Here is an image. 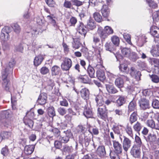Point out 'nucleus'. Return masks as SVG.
Masks as SVG:
<instances>
[{
	"label": "nucleus",
	"instance_id": "obj_63",
	"mask_svg": "<svg viewBox=\"0 0 159 159\" xmlns=\"http://www.w3.org/2000/svg\"><path fill=\"white\" fill-rule=\"evenodd\" d=\"M114 112L116 115L119 116H124L125 115V112L122 110L116 109Z\"/></svg>",
	"mask_w": 159,
	"mask_h": 159
},
{
	"label": "nucleus",
	"instance_id": "obj_28",
	"mask_svg": "<svg viewBox=\"0 0 159 159\" xmlns=\"http://www.w3.org/2000/svg\"><path fill=\"white\" fill-rule=\"evenodd\" d=\"M126 101V98L123 96H119L118 98L116 101L117 105L121 106L124 104Z\"/></svg>",
	"mask_w": 159,
	"mask_h": 159
},
{
	"label": "nucleus",
	"instance_id": "obj_45",
	"mask_svg": "<svg viewBox=\"0 0 159 159\" xmlns=\"http://www.w3.org/2000/svg\"><path fill=\"white\" fill-rule=\"evenodd\" d=\"M113 102L112 97H109L108 98H103V102L105 106H108Z\"/></svg>",
	"mask_w": 159,
	"mask_h": 159
},
{
	"label": "nucleus",
	"instance_id": "obj_16",
	"mask_svg": "<svg viewBox=\"0 0 159 159\" xmlns=\"http://www.w3.org/2000/svg\"><path fill=\"white\" fill-rule=\"evenodd\" d=\"M47 98V95L46 93H41L39 97L37 102L40 105H44L46 102Z\"/></svg>",
	"mask_w": 159,
	"mask_h": 159
},
{
	"label": "nucleus",
	"instance_id": "obj_22",
	"mask_svg": "<svg viewBox=\"0 0 159 159\" xmlns=\"http://www.w3.org/2000/svg\"><path fill=\"white\" fill-rule=\"evenodd\" d=\"M34 145L26 146L24 148V152L27 155H29L32 153L34 150Z\"/></svg>",
	"mask_w": 159,
	"mask_h": 159
},
{
	"label": "nucleus",
	"instance_id": "obj_36",
	"mask_svg": "<svg viewBox=\"0 0 159 159\" xmlns=\"http://www.w3.org/2000/svg\"><path fill=\"white\" fill-rule=\"evenodd\" d=\"M124 82L121 78L120 77L116 79L115 83V85L119 88L123 87L124 85Z\"/></svg>",
	"mask_w": 159,
	"mask_h": 159
},
{
	"label": "nucleus",
	"instance_id": "obj_24",
	"mask_svg": "<svg viewBox=\"0 0 159 159\" xmlns=\"http://www.w3.org/2000/svg\"><path fill=\"white\" fill-rule=\"evenodd\" d=\"M97 76L98 79L103 82L106 79V76L104 72L100 70H98L96 71Z\"/></svg>",
	"mask_w": 159,
	"mask_h": 159
},
{
	"label": "nucleus",
	"instance_id": "obj_14",
	"mask_svg": "<svg viewBox=\"0 0 159 159\" xmlns=\"http://www.w3.org/2000/svg\"><path fill=\"white\" fill-rule=\"evenodd\" d=\"M76 29L79 34L83 35L84 37H85L87 32L86 29V27L84 26L83 23H80L78 25Z\"/></svg>",
	"mask_w": 159,
	"mask_h": 159
},
{
	"label": "nucleus",
	"instance_id": "obj_64",
	"mask_svg": "<svg viewBox=\"0 0 159 159\" xmlns=\"http://www.w3.org/2000/svg\"><path fill=\"white\" fill-rule=\"evenodd\" d=\"M81 45V44L79 41H75L73 43L72 47L74 48L78 49L80 47Z\"/></svg>",
	"mask_w": 159,
	"mask_h": 159
},
{
	"label": "nucleus",
	"instance_id": "obj_40",
	"mask_svg": "<svg viewBox=\"0 0 159 159\" xmlns=\"http://www.w3.org/2000/svg\"><path fill=\"white\" fill-rule=\"evenodd\" d=\"M136 103L134 101H132L129 103L128 106V112L134 111L136 109Z\"/></svg>",
	"mask_w": 159,
	"mask_h": 159
},
{
	"label": "nucleus",
	"instance_id": "obj_7",
	"mask_svg": "<svg viewBox=\"0 0 159 159\" xmlns=\"http://www.w3.org/2000/svg\"><path fill=\"white\" fill-rule=\"evenodd\" d=\"M122 145L124 150L127 152L130 148L132 144L131 140L125 136L122 137Z\"/></svg>",
	"mask_w": 159,
	"mask_h": 159
},
{
	"label": "nucleus",
	"instance_id": "obj_33",
	"mask_svg": "<svg viewBox=\"0 0 159 159\" xmlns=\"http://www.w3.org/2000/svg\"><path fill=\"white\" fill-rule=\"evenodd\" d=\"M145 138L147 142L153 143L156 141L157 137L155 134H150Z\"/></svg>",
	"mask_w": 159,
	"mask_h": 159
},
{
	"label": "nucleus",
	"instance_id": "obj_47",
	"mask_svg": "<svg viewBox=\"0 0 159 159\" xmlns=\"http://www.w3.org/2000/svg\"><path fill=\"white\" fill-rule=\"evenodd\" d=\"M93 16L95 20L97 21L100 22L102 21V17L99 13L97 12H95L93 14Z\"/></svg>",
	"mask_w": 159,
	"mask_h": 159
},
{
	"label": "nucleus",
	"instance_id": "obj_62",
	"mask_svg": "<svg viewBox=\"0 0 159 159\" xmlns=\"http://www.w3.org/2000/svg\"><path fill=\"white\" fill-rule=\"evenodd\" d=\"M1 153L4 156H7L9 154V150L7 146L2 148L1 150Z\"/></svg>",
	"mask_w": 159,
	"mask_h": 159
},
{
	"label": "nucleus",
	"instance_id": "obj_58",
	"mask_svg": "<svg viewBox=\"0 0 159 159\" xmlns=\"http://www.w3.org/2000/svg\"><path fill=\"white\" fill-rule=\"evenodd\" d=\"M64 7L66 8L71 9L72 7V5L70 1L65 0L63 4Z\"/></svg>",
	"mask_w": 159,
	"mask_h": 159
},
{
	"label": "nucleus",
	"instance_id": "obj_29",
	"mask_svg": "<svg viewBox=\"0 0 159 159\" xmlns=\"http://www.w3.org/2000/svg\"><path fill=\"white\" fill-rule=\"evenodd\" d=\"M95 100L98 106L100 107H103L102 106L104 104L103 99L101 95L97 96L95 98Z\"/></svg>",
	"mask_w": 159,
	"mask_h": 159
},
{
	"label": "nucleus",
	"instance_id": "obj_12",
	"mask_svg": "<svg viewBox=\"0 0 159 159\" xmlns=\"http://www.w3.org/2000/svg\"><path fill=\"white\" fill-rule=\"evenodd\" d=\"M130 153L133 157L138 158L140 156V148L137 147L136 145H134L131 148Z\"/></svg>",
	"mask_w": 159,
	"mask_h": 159
},
{
	"label": "nucleus",
	"instance_id": "obj_56",
	"mask_svg": "<svg viewBox=\"0 0 159 159\" xmlns=\"http://www.w3.org/2000/svg\"><path fill=\"white\" fill-rule=\"evenodd\" d=\"M143 95L146 97H149L152 95V92L150 89H145L142 92Z\"/></svg>",
	"mask_w": 159,
	"mask_h": 159
},
{
	"label": "nucleus",
	"instance_id": "obj_25",
	"mask_svg": "<svg viewBox=\"0 0 159 159\" xmlns=\"http://www.w3.org/2000/svg\"><path fill=\"white\" fill-rule=\"evenodd\" d=\"M97 153L101 157H104L106 154L105 147L104 146H99L97 150Z\"/></svg>",
	"mask_w": 159,
	"mask_h": 159
},
{
	"label": "nucleus",
	"instance_id": "obj_6",
	"mask_svg": "<svg viewBox=\"0 0 159 159\" xmlns=\"http://www.w3.org/2000/svg\"><path fill=\"white\" fill-rule=\"evenodd\" d=\"M9 30V27H5L2 29L0 34L1 39L4 41L2 45L3 47H5V49H7L8 47V45L6 42L9 40L10 38L8 34L9 32L7 31V30Z\"/></svg>",
	"mask_w": 159,
	"mask_h": 159
},
{
	"label": "nucleus",
	"instance_id": "obj_53",
	"mask_svg": "<svg viewBox=\"0 0 159 159\" xmlns=\"http://www.w3.org/2000/svg\"><path fill=\"white\" fill-rule=\"evenodd\" d=\"M45 2L49 7H55L56 6V3L54 0H45Z\"/></svg>",
	"mask_w": 159,
	"mask_h": 159
},
{
	"label": "nucleus",
	"instance_id": "obj_5",
	"mask_svg": "<svg viewBox=\"0 0 159 159\" xmlns=\"http://www.w3.org/2000/svg\"><path fill=\"white\" fill-rule=\"evenodd\" d=\"M10 111H4L0 113V125L8 127L10 124L7 118L9 117Z\"/></svg>",
	"mask_w": 159,
	"mask_h": 159
},
{
	"label": "nucleus",
	"instance_id": "obj_61",
	"mask_svg": "<svg viewBox=\"0 0 159 159\" xmlns=\"http://www.w3.org/2000/svg\"><path fill=\"white\" fill-rule=\"evenodd\" d=\"M85 127H83L82 125H79L77 127L78 132L79 133H83L84 135V133L87 132H85Z\"/></svg>",
	"mask_w": 159,
	"mask_h": 159
},
{
	"label": "nucleus",
	"instance_id": "obj_9",
	"mask_svg": "<svg viewBox=\"0 0 159 159\" xmlns=\"http://www.w3.org/2000/svg\"><path fill=\"white\" fill-rule=\"evenodd\" d=\"M72 66V61L71 60L68 58H65L63 60L61 65L62 70H69Z\"/></svg>",
	"mask_w": 159,
	"mask_h": 159
},
{
	"label": "nucleus",
	"instance_id": "obj_10",
	"mask_svg": "<svg viewBox=\"0 0 159 159\" xmlns=\"http://www.w3.org/2000/svg\"><path fill=\"white\" fill-rule=\"evenodd\" d=\"M64 135L59 138L60 141L62 143H67L70 140V139L72 137V134L70 130H67L63 132Z\"/></svg>",
	"mask_w": 159,
	"mask_h": 159
},
{
	"label": "nucleus",
	"instance_id": "obj_48",
	"mask_svg": "<svg viewBox=\"0 0 159 159\" xmlns=\"http://www.w3.org/2000/svg\"><path fill=\"white\" fill-rule=\"evenodd\" d=\"M152 81L155 83H159V77L156 75H149Z\"/></svg>",
	"mask_w": 159,
	"mask_h": 159
},
{
	"label": "nucleus",
	"instance_id": "obj_37",
	"mask_svg": "<svg viewBox=\"0 0 159 159\" xmlns=\"http://www.w3.org/2000/svg\"><path fill=\"white\" fill-rule=\"evenodd\" d=\"M32 47L34 49V51L38 50L39 49L41 48L42 47V45L41 43L36 41H34L32 43Z\"/></svg>",
	"mask_w": 159,
	"mask_h": 159
},
{
	"label": "nucleus",
	"instance_id": "obj_42",
	"mask_svg": "<svg viewBox=\"0 0 159 159\" xmlns=\"http://www.w3.org/2000/svg\"><path fill=\"white\" fill-rule=\"evenodd\" d=\"M143 127L140 123L137 121L133 126V128L135 131L139 132L143 128Z\"/></svg>",
	"mask_w": 159,
	"mask_h": 159
},
{
	"label": "nucleus",
	"instance_id": "obj_15",
	"mask_svg": "<svg viewBox=\"0 0 159 159\" xmlns=\"http://www.w3.org/2000/svg\"><path fill=\"white\" fill-rule=\"evenodd\" d=\"M130 74L132 76L135 78L137 80H140L141 75L140 72L135 70L134 67H131Z\"/></svg>",
	"mask_w": 159,
	"mask_h": 159
},
{
	"label": "nucleus",
	"instance_id": "obj_26",
	"mask_svg": "<svg viewBox=\"0 0 159 159\" xmlns=\"http://www.w3.org/2000/svg\"><path fill=\"white\" fill-rule=\"evenodd\" d=\"M106 88L108 92L110 93H115L118 91L116 88L111 85H106Z\"/></svg>",
	"mask_w": 159,
	"mask_h": 159
},
{
	"label": "nucleus",
	"instance_id": "obj_17",
	"mask_svg": "<svg viewBox=\"0 0 159 159\" xmlns=\"http://www.w3.org/2000/svg\"><path fill=\"white\" fill-rule=\"evenodd\" d=\"M150 33L154 37L159 38V28L155 26H152L150 29Z\"/></svg>",
	"mask_w": 159,
	"mask_h": 159
},
{
	"label": "nucleus",
	"instance_id": "obj_60",
	"mask_svg": "<svg viewBox=\"0 0 159 159\" xmlns=\"http://www.w3.org/2000/svg\"><path fill=\"white\" fill-rule=\"evenodd\" d=\"M146 124L148 126L152 129H153L154 127H155V122L152 120H148L146 122Z\"/></svg>",
	"mask_w": 159,
	"mask_h": 159
},
{
	"label": "nucleus",
	"instance_id": "obj_30",
	"mask_svg": "<svg viewBox=\"0 0 159 159\" xmlns=\"http://www.w3.org/2000/svg\"><path fill=\"white\" fill-rule=\"evenodd\" d=\"M150 52L154 57L159 56V45H156V46L153 48L150 51Z\"/></svg>",
	"mask_w": 159,
	"mask_h": 159
},
{
	"label": "nucleus",
	"instance_id": "obj_21",
	"mask_svg": "<svg viewBox=\"0 0 159 159\" xmlns=\"http://www.w3.org/2000/svg\"><path fill=\"white\" fill-rule=\"evenodd\" d=\"M115 46L111 42H107L105 44V47L106 50L112 52L115 50Z\"/></svg>",
	"mask_w": 159,
	"mask_h": 159
},
{
	"label": "nucleus",
	"instance_id": "obj_59",
	"mask_svg": "<svg viewBox=\"0 0 159 159\" xmlns=\"http://www.w3.org/2000/svg\"><path fill=\"white\" fill-rule=\"evenodd\" d=\"M57 111L62 116L64 115L66 113V110L65 108L61 107L58 108Z\"/></svg>",
	"mask_w": 159,
	"mask_h": 159
},
{
	"label": "nucleus",
	"instance_id": "obj_20",
	"mask_svg": "<svg viewBox=\"0 0 159 159\" xmlns=\"http://www.w3.org/2000/svg\"><path fill=\"white\" fill-rule=\"evenodd\" d=\"M81 97L86 100L89 98V92L88 89L84 88L81 90L80 91Z\"/></svg>",
	"mask_w": 159,
	"mask_h": 159
},
{
	"label": "nucleus",
	"instance_id": "obj_18",
	"mask_svg": "<svg viewBox=\"0 0 159 159\" xmlns=\"http://www.w3.org/2000/svg\"><path fill=\"white\" fill-rule=\"evenodd\" d=\"M51 74L52 76L60 75L61 73V70L60 67L57 66H54L51 69Z\"/></svg>",
	"mask_w": 159,
	"mask_h": 159
},
{
	"label": "nucleus",
	"instance_id": "obj_13",
	"mask_svg": "<svg viewBox=\"0 0 159 159\" xmlns=\"http://www.w3.org/2000/svg\"><path fill=\"white\" fill-rule=\"evenodd\" d=\"M13 136V134L11 131H3L0 133L1 141L3 139H11Z\"/></svg>",
	"mask_w": 159,
	"mask_h": 159
},
{
	"label": "nucleus",
	"instance_id": "obj_4",
	"mask_svg": "<svg viewBox=\"0 0 159 159\" xmlns=\"http://www.w3.org/2000/svg\"><path fill=\"white\" fill-rule=\"evenodd\" d=\"M92 137V134L91 132H86L84 133V138L80 137L79 142L83 148H87L89 145Z\"/></svg>",
	"mask_w": 159,
	"mask_h": 159
},
{
	"label": "nucleus",
	"instance_id": "obj_2",
	"mask_svg": "<svg viewBox=\"0 0 159 159\" xmlns=\"http://www.w3.org/2000/svg\"><path fill=\"white\" fill-rule=\"evenodd\" d=\"M114 151L110 152V156L111 159H120L119 156L122 152V148L121 144L116 140L112 141Z\"/></svg>",
	"mask_w": 159,
	"mask_h": 159
},
{
	"label": "nucleus",
	"instance_id": "obj_23",
	"mask_svg": "<svg viewBox=\"0 0 159 159\" xmlns=\"http://www.w3.org/2000/svg\"><path fill=\"white\" fill-rule=\"evenodd\" d=\"M101 12L103 16L105 17H107L109 15L110 11L107 5H103L102 8L101 10Z\"/></svg>",
	"mask_w": 159,
	"mask_h": 159
},
{
	"label": "nucleus",
	"instance_id": "obj_32",
	"mask_svg": "<svg viewBox=\"0 0 159 159\" xmlns=\"http://www.w3.org/2000/svg\"><path fill=\"white\" fill-rule=\"evenodd\" d=\"M42 56L40 55L36 57L34 60V64L35 66H37L39 65L43 60Z\"/></svg>",
	"mask_w": 159,
	"mask_h": 159
},
{
	"label": "nucleus",
	"instance_id": "obj_35",
	"mask_svg": "<svg viewBox=\"0 0 159 159\" xmlns=\"http://www.w3.org/2000/svg\"><path fill=\"white\" fill-rule=\"evenodd\" d=\"M137 111H134L130 116L129 121L131 124L135 122L137 119Z\"/></svg>",
	"mask_w": 159,
	"mask_h": 159
},
{
	"label": "nucleus",
	"instance_id": "obj_3",
	"mask_svg": "<svg viewBox=\"0 0 159 159\" xmlns=\"http://www.w3.org/2000/svg\"><path fill=\"white\" fill-rule=\"evenodd\" d=\"M98 33L102 39V41H104L108 35L111 34L113 33V30L109 26L105 27L104 29L101 27H99L98 30Z\"/></svg>",
	"mask_w": 159,
	"mask_h": 159
},
{
	"label": "nucleus",
	"instance_id": "obj_8",
	"mask_svg": "<svg viewBox=\"0 0 159 159\" xmlns=\"http://www.w3.org/2000/svg\"><path fill=\"white\" fill-rule=\"evenodd\" d=\"M139 106L141 109L145 110L149 109L150 106L149 101L144 98H141L139 101Z\"/></svg>",
	"mask_w": 159,
	"mask_h": 159
},
{
	"label": "nucleus",
	"instance_id": "obj_41",
	"mask_svg": "<svg viewBox=\"0 0 159 159\" xmlns=\"http://www.w3.org/2000/svg\"><path fill=\"white\" fill-rule=\"evenodd\" d=\"M48 114L49 116L53 118L56 115L54 107L52 106H50L48 108Z\"/></svg>",
	"mask_w": 159,
	"mask_h": 159
},
{
	"label": "nucleus",
	"instance_id": "obj_39",
	"mask_svg": "<svg viewBox=\"0 0 159 159\" xmlns=\"http://www.w3.org/2000/svg\"><path fill=\"white\" fill-rule=\"evenodd\" d=\"M79 79L80 82L83 83L88 84L90 82L89 78L86 75L80 76Z\"/></svg>",
	"mask_w": 159,
	"mask_h": 159
},
{
	"label": "nucleus",
	"instance_id": "obj_19",
	"mask_svg": "<svg viewBox=\"0 0 159 159\" xmlns=\"http://www.w3.org/2000/svg\"><path fill=\"white\" fill-rule=\"evenodd\" d=\"M112 129L115 134L119 135L120 139L121 141H122V137L123 136L120 134L122 130L121 128L118 125H113L112 128Z\"/></svg>",
	"mask_w": 159,
	"mask_h": 159
},
{
	"label": "nucleus",
	"instance_id": "obj_50",
	"mask_svg": "<svg viewBox=\"0 0 159 159\" xmlns=\"http://www.w3.org/2000/svg\"><path fill=\"white\" fill-rule=\"evenodd\" d=\"M12 27L14 31L17 34H18L20 31V26L17 24H14L12 25Z\"/></svg>",
	"mask_w": 159,
	"mask_h": 159
},
{
	"label": "nucleus",
	"instance_id": "obj_11",
	"mask_svg": "<svg viewBox=\"0 0 159 159\" xmlns=\"http://www.w3.org/2000/svg\"><path fill=\"white\" fill-rule=\"evenodd\" d=\"M97 111L98 116L99 117L104 120L107 118V110L105 106L98 107Z\"/></svg>",
	"mask_w": 159,
	"mask_h": 159
},
{
	"label": "nucleus",
	"instance_id": "obj_57",
	"mask_svg": "<svg viewBox=\"0 0 159 159\" xmlns=\"http://www.w3.org/2000/svg\"><path fill=\"white\" fill-rule=\"evenodd\" d=\"M152 106L154 108H159V101L157 99L153 100L152 102Z\"/></svg>",
	"mask_w": 159,
	"mask_h": 159
},
{
	"label": "nucleus",
	"instance_id": "obj_52",
	"mask_svg": "<svg viewBox=\"0 0 159 159\" xmlns=\"http://www.w3.org/2000/svg\"><path fill=\"white\" fill-rule=\"evenodd\" d=\"M128 58L133 61H135L139 58L137 54L134 52H131Z\"/></svg>",
	"mask_w": 159,
	"mask_h": 159
},
{
	"label": "nucleus",
	"instance_id": "obj_49",
	"mask_svg": "<svg viewBox=\"0 0 159 159\" xmlns=\"http://www.w3.org/2000/svg\"><path fill=\"white\" fill-rule=\"evenodd\" d=\"M135 140L136 143L134 145H136L137 147L140 148L141 146L143 145L140 138L138 136L136 135Z\"/></svg>",
	"mask_w": 159,
	"mask_h": 159
},
{
	"label": "nucleus",
	"instance_id": "obj_51",
	"mask_svg": "<svg viewBox=\"0 0 159 159\" xmlns=\"http://www.w3.org/2000/svg\"><path fill=\"white\" fill-rule=\"evenodd\" d=\"M137 65L140 69L144 70L147 68V65L144 62L139 61L137 62Z\"/></svg>",
	"mask_w": 159,
	"mask_h": 159
},
{
	"label": "nucleus",
	"instance_id": "obj_55",
	"mask_svg": "<svg viewBox=\"0 0 159 159\" xmlns=\"http://www.w3.org/2000/svg\"><path fill=\"white\" fill-rule=\"evenodd\" d=\"M125 131L127 134L130 137H133V130L131 127L127 126L125 129Z\"/></svg>",
	"mask_w": 159,
	"mask_h": 159
},
{
	"label": "nucleus",
	"instance_id": "obj_27",
	"mask_svg": "<svg viewBox=\"0 0 159 159\" xmlns=\"http://www.w3.org/2000/svg\"><path fill=\"white\" fill-rule=\"evenodd\" d=\"M87 71L89 77L91 78L95 77V70L94 68L89 64L88 67Z\"/></svg>",
	"mask_w": 159,
	"mask_h": 159
},
{
	"label": "nucleus",
	"instance_id": "obj_31",
	"mask_svg": "<svg viewBox=\"0 0 159 159\" xmlns=\"http://www.w3.org/2000/svg\"><path fill=\"white\" fill-rule=\"evenodd\" d=\"M83 114L87 118H92L93 116L91 109L87 107L85 109Z\"/></svg>",
	"mask_w": 159,
	"mask_h": 159
},
{
	"label": "nucleus",
	"instance_id": "obj_1",
	"mask_svg": "<svg viewBox=\"0 0 159 159\" xmlns=\"http://www.w3.org/2000/svg\"><path fill=\"white\" fill-rule=\"evenodd\" d=\"M15 64L14 60L13 59L11 60L5 69L2 72V79L3 81L2 86L7 91H10L9 90V81L7 79V76L8 74L12 71L11 68L14 66Z\"/></svg>",
	"mask_w": 159,
	"mask_h": 159
},
{
	"label": "nucleus",
	"instance_id": "obj_46",
	"mask_svg": "<svg viewBox=\"0 0 159 159\" xmlns=\"http://www.w3.org/2000/svg\"><path fill=\"white\" fill-rule=\"evenodd\" d=\"M121 52L125 57L128 58L131 52L130 48H124L121 50Z\"/></svg>",
	"mask_w": 159,
	"mask_h": 159
},
{
	"label": "nucleus",
	"instance_id": "obj_54",
	"mask_svg": "<svg viewBox=\"0 0 159 159\" xmlns=\"http://www.w3.org/2000/svg\"><path fill=\"white\" fill-rule=\"evenodd\" d=\"M32 13L31 11L28 10L27 12H25L23 14V17L25 19H29L31 16Z\"/></svg>",
	"mask_w": 159,
	"mask_h": 159
},
{
	"label": "nucleus",
	"instance_id": "obj_43",
	"mask_svg": "<svg viewBox=\"0 0 159 159\" xmlns=\"http://www.w3.org/2000/svg\"><path fill=\"white\" fill-rule=\"evenodd\" d=\"M61 150L63 152L70 153L73 152V149L71 146H69L67 145H65L63 146Z\"/></svg>",
	"mask_w": 159,
	"mask_h": 159
},
{
	"label": "nucleus",
	"instance_id": "obj_34",
	"mask_svg": "<svg viewBox=\"0 0 159 159\" xmlns=\"http://www.w3.org/2000/svg\"><path fill=\"white\" fill-rule=\"evenodd\" d=\"M24 122L25 124L28 126L30 128H33L34 125V122L31 120L27 118L26 117H25L24 119Z\"/></svg>",
	"mask_w": 159,
	"mask_h": 159
},
{
	"label": "nucleus",
	"instance_id": "obj_38",
	"mask_svg": "<svg viewBox=\"0 0 159 159\" xmlns=\"http://www.w3.org/2000/svg\"><path fill=\"white\" fill-rule=\"evenodd\" d=\"M111 40L112 43L115 46H117L120 43V39L119 37L116 35H113L111 37Z\"/></svg>",
	"mask_w": 159,
	"mask_h": 159
},
{
	"label": "nucleus",
	"instance_id": "obj_44",
	"mask_svg": "<svg viewBox=\"0 0 159 159\" xmlns=\"http://www.w3.org/2000/svg\"><path fill=\"white\" fill-rule=\"evenodd\" d=\"M87 26L88 28L91 30H93L95 28L96 25L93 20L91 18L89 19L87 23Z\"/></svg>",
	"mask_w": 159,
	"mask_h": 159
}]
</instances>
